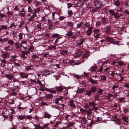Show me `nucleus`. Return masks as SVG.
<instances>
[{"instance_id": "nucleus-1", "label": "nucleus", "mask_w": 129, "mask_h": 129, "mask_svg": "<svg viewBox=\"0 0 129 129\" xmlns=\"http://www.w3.org/2000/svg\"><path fill=\"white\" fill-rule=\"evenodd\" d=\"M32 14L33 15L32 16L29 17L28 18V20L29 21H33L36 19L35 17L37 16V14L33 13H32Z\"/></svg>"}, {"instance_id": "nucleus-2", "label": "nucleus", "mask_w": 129, "mask_h": 129, "mask_svg": "<svg viewBox=\"0 0 129 129\" xmlns=\"http://www.w3.org/2000/svg\"><path fill=\"white\" fill-rule=\"evenodd\" d=\"M95 6L97 8L101 7L102 5L101 2L98 0H95L94 1Z\"/></svg>"}, {"instance_id": "nucleus-3", "label": "nucleus", "mask_w": 129, "mask_h": 129, "mask_svg": "<svg viewBox=\"0 0 129 129\" xmlns=\"http://www.w3.org/2000/svg\"><path fill=\"white\" fill-rule=\"evenodd\" d=\"M85 3L86 2L83 0H79L77 2V5L79 7H81L85 4Z\"/></svg>"}, {"instance_id": "nucleus-4", "label": "nucleus", "mask_w": 129, "mask_h": 129, "mask_svg": "<svg viewBox=\"0 0 129 129\" xmlns=\"http://www.w3.org/2000/svg\"><path fill=\"white\" fill-rule=\"evenodd\" d=\"M69 105L72 108H73L75 107V104L74 103V101L73 100H71L69 101Z\"/></svg>"}, {"instance_id": "nucleus-5", "label": "nucleus", "mask_w": 129, "mask_h": 129, "mask_svg": "<svg viewBox=\"0 0 129 129\" xmlns=\"http://www.w3.org/2000/svg\"><path fill=\"white\" fill-rule=\"evenodd\" d=\"M104 28L106 30L104 31L105 33L107 34H109L111 31V28L110 26H106Z\"/></svg>"}, {"instance_id": "nucleus-6", "label": "nucleus", "mask_w": 129, "mask_h": 129, "mask_svg": "<svg viewBox=\"0 0 129 129\" xmlns=\"http://www.w3.org/2000/svg\"><path fill=\"white\" fill-rule=\"evenodd\" d=\"M90 52L88 51H86L85 53H84L82 55V57L83 59H85L87 57H88L89 56Z\"/></svg>"}, {"instance_id": "nucleus-7", "label": "nucleus", "mask_w": 129, "mask_h": 129, "mask_svg": "<svg viewBox=\"0 0 129 129\" xmlns=\"http://www.w3.org/2000/svg\"><path fill=\"white\" fill-rule=\"evenodd\" d=\"M92 27H89L86 32V34L88 36L90 35L92 33Z\"/></svg>"}, {"instance_id": "nucleus-8", "label": "nucleus", "mask_w": 129, "mask_h": 129, "mask_svg": "<svg viewBox=\"0 0 129 129\" xmlns=\"http://www.w3.org/2000/svg\"><path fill=\"white\" fill-rule=\"evenodd\" d=\"M99 31V30L98 29H96L94 30V34H96L95 37L96 39L99 38L100 35V34L98 33Z\"/></svg>"}, {"instance_id": "nucleus-9", "label": "nucleus", "mask_w": 129, "mask_h": 129, "mask_svg": "<svg viewBox=\"0 0 129 129\" xmlns=\"http://www.w3.org/2000/svg\"><path fill=\"white\" fill-rule=\"evenodd\" d=\"M106 39L108 42L112 43H114V41L112 38H110L108 36H107L106 37Z\"/></svg>"}, {"instance_id": "nucleus-10", "label": "nucleus", "mask_w": 129, "mask_h": 129, "mask_svg": "<svg viewBox=\"0 0 129 129\" xmlns=\"http://www.w3.org/2000/svg\"><path fill=\"white\" fill-rule=\"evenodd\" d=\"M83 53V52L81 51H79L73 54V56L75 57H78L80 56Z\"/></svg>"}, {"instance_id": "nucleus-11", "label": "nucleus", "mask_w": 129, "mask_h": 129, "mask_svg": "<svg viewBox=\"0 0 129 129\" xmlns=\"http://www.w3.org/2000/svg\"><path fill=\"white\" fill-rule=\"evenodd\" d=\"M64 89H65L64 87L61 86L57 87L56 88V90L58 92H60L63 91Z\"/></svg>"}, {"instance_id": "nucleus-12", "label": "nucleus", "mask_w": 129, "mask_h": 129, "mask_svg": "<svg viewBox=\"0 0 129 129\" xmlns=\"http://www.w3.org/2000/svg\"><path fill=\"white\" fill-rule=\"evenodd\" d=\"M21 54V57L24 58H25L27 57V55H26L25 51H20Z\"/></svg>"}, {"instance_id": "nucleus-13", "label": "nucleus", "mask_w": 129, "mask_h": 129, "mask_svg": "<svg viewBox=\"0 0 129 129\" xmlns=\"http://www.w3.org/2000/svg\"><path fill=\"white\" fill-rule=\"evenodd\" d=\"M19 74L23 78H27L28 76L27 74L24 73H20Z\"/></svg>"}, {"instance_id": "nucleus-14", "label": "nucleus", "mask_w": 129, "mask_h": 129, "mask_svg": "<svg viewBox=\"0 0 129 129\" xmlns=\"http://www.w3.org/2000/svg\"><path fill=\"white\" fill-rule=\"evenodd\" d=\"M60 53L61 54L65 55L68 53V51L66 50H61Z\"/></svg>"}, {"instance_id": "nucleus-15", "label": "nucleus", "mask_w": 129, "mask_h": 129, "mask_svg": "<svg viewBox=\"0 0 129 129\" xmlns=\"http://www.w3.org/2000/svg\"><path fill=\"white\" fill-rule=\"evenodd\" d=\"M121 16L120 13H118L117 12L115 13L113 15V16L115 19H118L119 18L120 16Z\"/></svg>"}, {"instance_id": "nucleus-16", "label": "nucleus", "mask_w": 129, "mask_h": 129, "mask_svg": "<svg viewBox=\"0 0 129 129\" xmlns=\"http://www.w3.org/2000/svg\"><path fill=\"white\" fill-rule=\"evenodd\" d=\"M2 56H3V57L4 58H6L9 57L8 53L6 52H5L2 54Z\"/></svg>"}, {"instance_id": "nucleus-17", "label": "nucleus", "mask_w": 129, "mask_h": 129, "mask_svg": "<svg viewBox=\"0 0 129 129\" xmlns=\"http://www.w3.org/2000/svg\"><path fill=\"white\" fill-rule=\"evenodd\" d=\"M89 81L93 84H97L98 83L97 80H94L92 78L89 79Z\"/></svg>"}, {"instance_id": "nucleus-18", "label": "nucleus", "mask_w": 129, "mask_h": 129, "mask_svg": "<svg viewBox=\"0 0 129 129\" xmlns=\"http://www.w3.org/2000/svg\"><path fill=\"white\" fill-rule=\"evenodd\" d=\"M90 90L92 92H95L97 90V88L94 86L92 87H90Z\"/></svg>"}, {"instance_id": "nucleus-19", "label": "nucleus", "mask_w": 129, "mask_h": 129, "mask_svg": "<svg viewBox=\"0 0 129 129\" xmlns=\"http://www.w3.org/2000/svg\"><path fill=\"white\" fill-rule=\"evenodd\" d=\"M83 111L87 114V115L91 114L92 111V110L91 109H89L87 110H84Z\"/></svg>"}, {"instance_id": "nucleus-20", "label": "nucleus", "mask_w": 129, "mask_h": 129, "mask_svg": "<svg viewBox=\"0 0 129 129\" xmlns=\"http://www.w3.org/2000/svg\"><path fill=\"white\" fill-rule=\"evenodd\" d=\"M51 116L48 113L45 112L44 113V118H50Z\"/></svg>"}, {"instance_id": "nucleus-21", "label": "nucleus", "mask_w": 129, "mask_h": 129, "mask_svg": "<svg viewBox=\"0 0 129 129\" xmlns=\"http://www.w3.org/2000/svg\"><path fill=\"white\" fill-rule=\"evenodd\" d=\"M15 45L16 47L17 48H20L22 46L21 44H19L18 43H15Z\"/></svg>"}, {"instance_id": "nucleus-22", "label": "nucleus", "mask_w": 129, "mask_h": 129, "mask_svg": "<svg viewBox=\"0 0 129 129\" xmlns=\"http://www.w3.org/2000/svg\"><path fill=\"white\" fill-rule=\"evenodd\" d=\"M34 125L35 126V127L37 129H44V128L43 127L41 126L40 125H39V124H34Z\"/></svg>"}, {"instance_id": "nucleus-23", "label": "nucleus", "mask_w": 129, "mask_h": 129, "mask_svg": "<svg viewBox=\"0 0 129 129\" xmlns=\"http://www.w3.org/2000/svg\"><path fill=\"white\" fill-rule=\"evenodd\" d=\"M12 92L11 93V94L15 96L16 95V92L17 91V90L15 89H13L12 90Z\"/></svg>"}, {"instance_id": "nucleus-24", "label": "nucleus", "mask_w": 129, "mask_h": 129, "mask_svg": "<svg viewBox=\"0 0 129 129\" xmlns=\"http://www.w3.org/2000/svg\"><path fill=\"white\" fill-rule=\"evenodd\" d=\"M5 77L10 80H11L13 78L11 74H7L6 75Z\"/></svg>"}, {"instance_id": "nucleus-25", "label": "nucleus", "mask_w": 129, "mask_h": 129, "mask_svg": "<svg viewBox=\"0 0 129 129\" xmlns=\"http://www.w3.org/2000/svg\"><path fill=\"white\" fill-rule=\"evenodd\" d=\"M120 2L119 0H116L114 2V5L116 6H118L120 5Z\"/></svg>"}, {"instance_id": "nucleus-26", "label": "nucleus", "mask_w": 129, "mask_h": 129, "mask_svg": "<svg viewBox=\"0 0 129 129\" xmlns=\"http://www.w3.org/2000/svg\"><path fill=\"white\" fill-rule=\"evenodd\" d=\"M87 120L85 118H83L81 120V123L82 124H85L86 123Z\"/></svg>"}, {"instance_id": "nucleus-27", "label": "nucleus", "mask_w": 129, "mask_h": 129, "mask_svg": "<svg viewBox=\"0 0 129 129\" xmlns=\"http://www.w3.org/2000/svg\"><path fill=\"white\" fill-rule=\"evenodd\" d=\"M12 47H11L10 45H9L7 47H5L4 48V49L7 51H9L10 50H12Z\"/></svg>"}, {"instance_id": "nucleus-28", "label": "nucleus", "mask_w": 129, "mask_h": 129, "mask_svg": "<svg viewBox=\"0 0 129 129\" xmlns=\"http://www.w3.org/2000/svg\"><path fill=\"white\" fill-rule=\"evenodd\" d=\"M92 93L91 91L90 90H86V94L88 95V96H90Z\"/></svg>"}, {"instance_id": "nucleus-29", "label": "nucleus", "mask_w": 129, "mask_h": 129, "mask_svg": "<svg viewBox=\"0 0 129 129\" xmlns=\"http://www.w3.org/2000/svg\"><path fill=\"white\" fill-rule=\"evenodd\" d=\"M84 90V88H81L79 89L78 88L77 89V93H80L83 92Z\"/></svg>"}, {"instance_id": "nucleus-30", "label": "nucleus", "mask_w": 129, "mask_h": 129, "mask_svg": "<svg viewBox=\"0 0 129 129\" xmlns=\"http://www.w3.org/2000/svg\"><path fill=\"white\" fill-rule=\"evenodd\" d=\"M97 69V67L93 66L89 70L91 71H95L96 69Z\"/></svg>"}, {"instance_id": "nucleus-31", "label": "nucleus", "mask_w": 129, "mask_h": 129, "mask_svg": "<svg viewBox=\"0 0 129 129\" xmlns=\"http://www.w3.org/2000/svg\"><path fill=\"white\" fill-rule=\"evenodd\" d=\"M67 24L68 26L71 27L73 25V23L69 21L67 23Z\"/></svg>"}, {"instance_id": "nucleus-32", "label": "nucleus", "mask_w": 129, "mask_h": 129, "mask_svg": "<svg viewBox=\"0 0 129 129\" xmlns=\"http://www.w3.org/2000/svg\"><path fill=\"white\" fill-rule=\"evenodd\" d=\"M56 46L53 45H51L48 47V49L50 50L55 49Z\"/></svg>"}, {"instance_id": "nucleus-33", "label": "nucleus", "mask_w": 129, "mask_h": 129, "mask_svg": "<svg viewBox=\"0 0 129 129\" xmlns=\"http://www.w3.org/2000/svg\"><path fill=\"white\" fill-rule=\"evenodd\" d=\"M122 120H123L124 122H125L127 123H128L127 120H128V118L125 116H122Z\"/></svg>"}, {"instance_id": "nucleus-34", "label": "nucleus", "mask_w": 129, "mask_h": 129, "mask_svg": "<svg viewBox=\"0 0 129 129\" xmlns=\"http://www.w3.org/2000/svg\"><path fill=\"white\" fill-rule=\"evenodd\" d=\"M75 123L73 122H68V124L67 125V127L68 126H73Z\"/></svg>"}, {"instance_id": "nucleus-35", "label": "nucleus", "mask_w": 129, "mask_h": 129, "mask_svg": "<svg viewBox=\"0 0 129 129\" xmlns=\"http://www.w3.org/2000/svg\"><path fill=\"white\" fill-rule=\"evenodd\" d=\"M8 44L11 45H13L14 43V42L12 40H9L8 41Z\"/></svg>"}, {"instance_id": "nucleus-36", "label": "nucleus", "mask_w": 129, "mask_h": 129, "mask_svg": "<svg viewBox=\"0 0 129 129\" xmlns=\"http://www.w3.org/2000/svg\"><path fill=\"white\" fill-rule=\"evenodd\" d=\"M25 23V22L24 21H22L21 22L20 25L19 26V27L20 28L22 27L23 26V25Z\"/></svg>"}, {"instance_id": "nucleus-37", "label": "nucleus", "mask_w": 129, "mask_h": 129, "mask_svg": "<svg viewBox=\"0 0 129 129\" xmlns=\"http://www.w3.org/2000/svg\"><path fill=\"white\" fill-rule=\"evenodd\" d=\"M90 23L89 22H86L85 23L84 26L85 28L88 27L90 26Z\"/></svg>"}, {"instance_id": "nucleus-38", "label": "nucleus", "mask_w": 129, "mask_h": 129, "mask_svg": "<svg viewBox=\"0 0 129 129\" xmlns=\"http://www.w3.org/2000/svg\"><path fill=\"white\" fill-rule=\"evenodd\" d=\"M28 11H26V12H28L30 13H31L33 11V9L31 8L29 6H28Z\"/></svg>"}, {"instance_id": "nucleus-39", "label": "nucleus", "mask_w": 129, "mask_h": 129, "mask_svg": "<svg viewBox=\"0 0 129 129\" xmlns=\"http://www.w3.org/2000/svg\"><path fill=\"white\" fill-rule=\"evenodd\" d=\"M40 9L39 8L35 9L34 11V12L33 13H35L36 14V13L37 12L39 13L40 12Z\"/></svg>"}, {"instance_id": "nucleus-40", "label": "nucleus", "mask_w": 129, "mask_h": 129, "mask_svg": "<svg viewBox=\"0 0 129 129\" xmlns=\"http://www.w3.org/2000/svg\"><path fill=\"white\" fill-rule=\"evenodd\" d=\"M16 26V25L15 24V23H12L10 25V26L8 27V28H12V27H15Z\"/></svg>"}, {"instance_id": "nucleus-41", "label": "nucleus", "mask_w": 129, "mask_h": 129, "mask_svg": "<svg viewBox=\"0 0 129 129\" xmlns=\"http://www.w3.org/2000/svg\"><path fill=\"white\" fill-rule=\"evenodd\" d=\"M103 69L102 67L101 66L100 67V68L98 69V72L100 73L101 72L103 71Z\"/></svg>"}, {"instance_id": "nucleus-42", "label": "nucleus", "mask_w": 129, "mask_h": 129, "mask_svg": "<svg viewBox=\"0 0 129 129\" xmlns=\"http://www.w3.org/2000/svg\"><path fill=\"white\" fill-rule=\"evenodd\" d=\"M83 24V23L82 22H80L79 24H78L77 25V28H81Z\"/></svg>"}, {"instance_id": "nucleus-43", "label": "nucleus", "mask_w": 129, "mask_h": 129, "mask_svg": "<svg viewBox=\"0 0 129 129\" xmlns=\"http://www.w3.org/2000/svg\"><path fill=\"white\" fill-rule=\"evenodd\" d=\"M88 104L89 106H91L92 107L96 105L95 103L94 102H89Z\"/></svg>"}, {"instance_id": "nucleus-44", "label": "nucleus", "mask_w": 129, "mask_h": 129, "mask_svg": "<svg viewBox=\"0 0 129 129\" xmlns=\"http://www.w3.org/2000/svg\"><path fill=\"white\" fill-rule=\"evenodd\" d=\"M23 34L22 33H20L19 34L18 36L19 37V39L20 40H21L23 38Z\"/></svg>"}, {"instance_id": "nucleus-45", "label": "nucleus", "mask_w": 129, "mask_h": 129, "mask_svg": "<svg viewBox=\"0 0 129 129\" xmlns=\"http://www.w3.org/2000/svg\"><path fill=\"white\" fill-rule=\"evenodd\" d=\"M119 125H120L121 123L120 120L119 119H117L115 120Z\"/></svg>"}, {"instance_id": "nucleus-46", "label": "nucleus", "mask_w": 129, "mask_h": 129, "mask_svg": "<svg viewBox=\"0 0 129 129\" xmlns=\"http://www.w3.org/2000/svg\"><path fill=\"white\" fill-rule=\"evenodd\" d=\"M73 33H72V32L71 31H69L68 32V33L67 35V36H69L72 35H73Z\"/></svg>"}, {"instance_id": "nucleus-47", "label": "nucleus", "mask_w": 129, "mask_h": 129, "mask_svg": "<svg viewBox=\"0 0 129 129\" xmlns=\"http://www.w3.org/2000/svg\"><path fill=\"white\" fill-rule=\"evenodd\" d=\"M117 10L118 11L121 12L122 11V7L120 6H118L117 7Z\"/></svg>"}, {"instance_id": "nucleus-48", "label": "nucleus", "mask_w": 129, "mask_h": 129, "mask_svg": "<svg viewBox=\"0 0 129 129\" xmlns=\"http://www.w3.org/2000/svg\"><path fill=\"white\" fill-rule=\"evenodd\" d=\"M101 20L103 22V23H107V20L105 18H103V17H102L101 18Z\"/></svg>"}, {"instance_id": "nucleus-49", "label": "nucleus", "mask_w": 129, "mask_h": 129, "mask_svg": "<svg viewBox=\"0 0 129 129\" xmlns=\"http://www.w3.org/2000/svg\"><path fill=\"white\" fill-rule=\"evenodd\" d=\"M31 57L33 59L37 58L38 59L39 57L36 54H33L31 56Z\"/></svg>"}, {"instance_id": "nucleus-50", "label": "nucleus", "mask_w": 129, "mask_h": 129, "mask_svg": "<svg viewBox=\"0 0 129 129\" xmlns=\"http://www.w3.org/2000/svg\"><path fill=\"white\" fill-rule=\"evenodd\" d=\"M109 12L110 14H113V15L115 13L114 10H110L109 11Z\"/></svg>"}, {"instance_id": "nucleus-51", "label": "nucleus", "mask_w": 129, "mask_h": 129, "mask_svg": "<svg viewBox=\"0 0 129 129\" xmlns=\"http://www.w3.org/2000/svg\"><path fill=\"white\" fill-rule=\"evenodd\" d=\"M1 27L2 29L6 30L7 29V26L2 25L1 26Z\"/></svg>"}, {"instance_id": "nucleus-52", "label": "nucleus", "mask_w": 129, "mask_h": 129, "mask_svg": "<svg viewBox=\"0 0 129 129\" xmlns=\"http://www.w3.org/2000/svg\"><path fill=\"white\" fill-rule=\"evenodd\" d=\"M18 118H19L20 120H23L24 119H25V118L23 116H18V117H17Z\"/></svg>"}, {"instance_id": "nucleus-53", "label": "nucleus", "mask_w": 129, "mask_h": 129, "mask_svg": "<svg viewBox=\"0 0 129 129\" xmlns=\"http://www.w3.org/2000/svg\"><path fill=\"white\" fill-rule=\"evenodd\" d=\"M103 90L100 88L98 89L97 91V92L100 94H101L102 93Z\"/></svg>"}, {"instance_id": "nucleus-54", "label": "nucleus", "mask_w": 129, "mask_h": 129, "mask_svg": "<svg viewBox=\"0 0 129 129\" xmlns=\"http://www.w3.org/2000/svg\"><path fill=\"white\" fill-rule=\"evenodd\" d=\"M59 35L58 34H53L52 35V37L53 38H57L59 36Z\"/></svg>"}, {"instance_id": "nucleus-55", "label": "nucleus", "mask_w": 129, "mask_h": 129, "mask_svg": "<svg viewBox=\"0 0 129 129\" xmlns=\"http://www.w3.org/2000/svg\"><path fill=\"white\" fill-rule=\"evenodd\" d=\"M45 16H43L41 17L42 19L41 20V21H45L47 19L45 18Z\"/></svg>"}, {"instance_id": "nucleus-56", "label": "nucleus", "mask_w": 129, "mask_h": 129, "mask_svg": "<svg viewBox=\"0 0 129 129\" xmlns=\"http://www.w3.org/2000/svg\"><path fill=\"white\" fill-rule=\"evenodd\" d=\"M50 73L49 71H44L43 73V75H47L49 74Z\"/></svg>"}, {"instance_id": "nucleus-57", "label": "nucleus", "mask_w": 129, "mask_h": 129, "mask_svg": "<svg viewBox=\"0 0 129 129\" xmlns=\"http://www.w3.org/2000/svg\"><path fill=\"white\" fill-rule=\"evenodd\" d=\"M73 13L72 12L71 10L68 11V15L69 16H71L73 14Z\"/></svg>"}, {"instance_id": "nucleus-58", "label": "nucleus", "mask_w": 129, "mask_h": 129, "mask_svg": "<svg viewBox=\"0 0 129 129\" xmlns=\"http://www.w3.org/2000/svg\"><path fill=\"white\" fill-rule=\"evenodd\" d=\"M118 64L120 66H122L124 64V63L122 61H119L118 62Z\"/></svg>"}, {"instance_id": "nucleus-59", "label": "nucleus", "mask_w": 129, "mask_h": 129, "mask_svg": "<svg viewBox=\"0 0 129 129\" xmlns=\"http://www.w3.org/2000/svg\"><path fill=\"white\" fill-rule=\"evenodd\" d=\"M107 78L106 77L104 76H101V80H103L105 81L106 80Z\"/></svg>"}, {"instance_id": "nucleus-60", "label": "nucleus", "mask_w": 129, "mask_h": 129, "mask_svg": "<svg viewBox=\"0 0 129 129\" xmlns=\"http://www.w3.org/2000/svg\"><path fill=\"white\" fill-rule=\"evenodd\" d=\"M32 67L30 65L29 66H27L26 67V70L27 71L29 70H32V69L31 68V67Z\"/></svg>"}, {"instance_id": "nucleus-61", "label": "nucleus", "mask_w": 129, "mask_h": 129, "mask_svg": "<svg viewBox=\"0 0 129 129\" xmlns=\"http://www.w3.org/2000/svg\"><path fill=\"white\" fill-rule=\"evenodd\" d=\"M111 72V73L110 75L111 76H114V75L117 74V73H114V71H112Z\"/></svg>"}, {"instance_id": "nucleus-62", "label": "nucleus", "mask_w": 129, "mask_h": 129, "mask_svg": "<svg viewBox=\"0 0 129 129\" xmlns=\"http://www.w3.org/2000/svg\"><path fill=\"white\" fill-rule=\"evenodd\" d=\"M37 28L38 29H40L41 28V24L40 23H39L37 25Z\"/></svg>"}, {"instance_id": "nucleus-63", "label": "nucleus", "mask_w": 129, "mask_h": 129, "mask_svg": "<svg viewBox=\"0 0 129 129\" xmlns=\"http://www.w3.org/2000/svg\"><path fill=\"white\" fill-rule=\"evenodd\" d=\"M124 98H121L119 99V100L120 102H125V101H124Z\"/></svg>"}, {"instance_id": "nucleus-64", "label": "nucleus", "mask_w": 129, "mask_h": 129, "mask_svg": "<svg viewBox=\"0 0 129 129\" xmlns=\"http://www.w3.org/2000/svg\"><path fill=\"white\" fill-rule=\"evenodd\" d=\"M113 96L112 94L109 93L107 95L106 97L109 98H110L111 96Z\"/></svg>"}]
</instances>
